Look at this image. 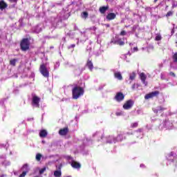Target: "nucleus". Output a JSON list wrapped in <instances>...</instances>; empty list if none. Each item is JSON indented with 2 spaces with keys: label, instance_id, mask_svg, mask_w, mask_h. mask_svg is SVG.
<instances>
[{
  "label": "nucleus",
  "instance_id": "29",
  "mask_svg": "<svg viewBox=\"0 0 177 177\" xmlns=\"http://www.w3.org/2000/svg\"><path fill=\"white\" fill-rule=\"evenodd\" d=\"M45 171H46V167H44V168H42V169H41L40 170H39V174L40 175H42V174H44V172H45Z\"/></svg>",
  "mask_w": 177,
  "mask_h": 177
},
{
  "label": "nucleus",
  "instance_id": "11",
  "mask_svg": "<svg viewBox=\"0 0 177 177\" xmlns=\"http://www.w3.org/2000/svg\"><path fill=\"white\" fill-rule=\"evenodd\" d=\"M8 8V3L3 0L0 1V10H5Z\"/></svg>",
  "mask_w": 177,
  "mask_h": 177
},
{
  "label": "nucleus",
  "instance_id": "5",
  "mask_svg": "<svg viewBox=\"0 0 177 177\" xmlns=\"http://www.w3.org/2000/svg\"><path fill=\"white\" fill-rule=\"evenodd\" d=\"M158 95H160V91H152V92L145 95V99L146 100H147L149 99H153V97H157L158 96Z\"/></svg>",
  "mask_w": 177,
  "mask_h": 177
},
{
  "label": "nucleus",
  "instance_id": "36",
  "mask_svg": "<svg viewBox=\"0 0 177 177\" xmlns=\"http://www.w3.org/2000/svg\"><path fill=\"white\" fill-rule=\"evenodd\" d=\"M142 129H138V130H137V132H142Z\"/></svg>",
  "mask_w": 177,
  "mask_h": 177
},
{
  "label": "nucleus",
  "instance_id": "13",
  "mask_svg": "<svg viewBox=\"0 0 177 177\" xmlns=\"http://www.w3.org/2000/svg\"><path fill=\"white\" fill-rule=\"evenodd\" d=\"M23 168H26V170L25 171H23L22 174H20L19 177H25L27 175L28 172V169H27V168H28V165H24L23 166Z\"/></svg>",
  "mask_w": 177,
  "mask_h": 177
},
{
  "label": "nucleus",
  "instance_id": "1",
  "mask_svg": "<svg viewBox=\"0 0 177 177\" xmlns=\"http://www.w3.org/2000/svg\"><path fill=\"white\" fill-rule=\"evenodd\" d=\"M84 88L78 86V84H75V86L72 89V97L77 100V99H80L81 96H84Z\"/></svg>",
  "mask_w": 177,
  "mask_h": 177
},
{
  "label": "nucleus",
  "instance_id": "39",
  "mask_svg": "<svg viewBox=\"0 0 177 177\" xmlns=\"http://www.w3.org/2000/svg\"><path fill=\"white\" fill-rule=\"evenodd\" d=\"M127 135H133V133L127 132Z\"/></svg>",
  "mask_w": 177,
  "mask_h": 177
},
{
  "label": "nucleus",
  "instance_id": "32",
  "mask_svg": "<svg viewBox=\"0 0 177 177\" xmlns=\"http://www.w3.org/2000/svg\"><path fill=\"white\" fill-rule=\"evenodd\" d=\"M10 2H13L14 3H17V0H8Z\"/></svg>",
  "mask_w": 177,
  "mask_h": 177
},
{
  "label": "nucleus",
  "instance_id": "6",
  "mask_svg": "<svg viewBox=\"0 0 177 177\" xmlns=\"http://www.w3.org/2000/svg\"><path fill=\"white\" fill-rule=\"evenodd\" d=\"M39 102H41V98L37 95H33L32 99V105L39 109Z\"/></svg>",
  "mask_w": 177,
  "mask_h": 177
},
{
  "label": "nucleus",
  "instance_id": "23",
  "mask_svg": "<svg viewBox=\"0 0 177 177\" xmlns=\"http://www.w3.org/2000/svg\"><path fill=\"white\" fill-rule=\"evenodd\" d=\"M88 12H83L82 13V17H83L84 19H88Z\"/></svg>",
  "mask_w": 177,
  "mask_h": 177
},
{
  "label": "nucleus",
  "instance_id": "24",
  "mask_svg": "<svg viewBox=\"0 0 177 177\" xmlns=\"http://www.w3.org/2000/svg\"><path fill=\"white\" fill-rule=\"evenodd\" d=\"M139 125V123L137 122L131 123V128H138V126Z\"/></svg>",
  "mask_w": 177,
  "mask_h": 177
},
{
  "label": "nucleus",
  "instance_id": "9",
  "mask_svg": "<svg viewBox=\"0 0 177 177\" xmlns=\"http://www.w3.org/2000/svg\"><path fill=\"white\" fill-rule=\"evenodd\" d=\"M67 133H68V127L61 129L59 131V135H60L61 136H66Z\"/></svg>",
  "mask_w": 177,
  "mask_h": 177
},
{
  "label": "nucleus",
  "instance_id": "8",
  "mask_svg": "<svg viewBox=\"0 0 177 177\" xmlns=\"http://www.w3.org/2000/svg\"><path fill=\"white\" fill-rule=\"evenodd\" d=\"M71 165L72 168H74L75 169H80L81 168V163L75 160H72Z\"/></svg>",
  "mask_w": 177,
  "mask_h": 177
},
{
  "label": "nucleus",
  "instance_id": "21",
  "mask_svg": "<svg viewBox=\"0 0 177 177\" xmlns=\"http://www.w3.org/2000/svg\"><path fill=\"white\" fill-rule=\"evenodd\" d=\"M135 78H136V73H135V72H133L129 76V80H131V81H133Z\"/></svg>",
  "mask_w": 177,
  "mask_h": 177
},
{
  "label": "nucleus",
  "instance_id": "16",
  "mask_svg": "<svg viewBox=\"0 0 177 177\" xmlns=\"http://www.w3.org/2000/svg\"><path fill=\"white\" fill-rule=\"evenodd\" d=\"M114 44L119 45L120 46H124L125 45V42L122 41V39H118V40L114 41Z\"/></svg>",
  "mask_w": 177,
  "mask_h": 177
},
{
  "label": "nucleus",
  "instance_id": "31",
  "mask_svg": "<svg viewBox=\"0 0 177 177\" xmlns=\"http://www.w3.org/2000/svg\"><path fill=\"white\" fill-rule=\"evenodd\" d=\"M169 75H171V77H176V75H175V73H174V72H169Z\"/></svg>",
  "mask_w": 177,
  "mask_h": 177
},
{
  "label": "nucleus",
  "instance_id": "25",
  "mask_svg": "<svg viewBox=\"0 0 177 177\" xmlns=\"http://www.w3.org/2000/svg\"><path fill=\"white\" fill-rule=\"evenodd\" d=\"M42 158V155L41 153H37L36 155L37 161H41V158Z\"/></svg>",
  "mask_w": 177,
  "mask_h": 177
},
{
  "label": "nucleus",
  "instance_id": "33",
  "mask_svg": "<svg viewBox=\"0 0 177 177\" xmlns=\"http://www.w3.org/2000/svg\"><path fill=\"white\" fill-rule=\"evenodd\" d=\"M138 50H139V49L138 48V47H134V48H133V52H138Z\"/></svg>",
  "mask_w": 177,
  "mask_h": 177
},
{
  "label": "nucleus",
  "instance_id": "12",
  "mask_svg": "<svg viewBox=\"0 0 177 177\" xmlns=\"http://www.w3.org/2000/svg\"><path fill=\"white\" fill-rule=\"evenodd\" d=\"M140 78L142 84L147 85V83H146V79L147 78V76H146V74H145V73H141L140 74Z\"/></svg>",
  "mask_w": 177,
  "mask_h": 177
},
{
  "label": "nucleus",
  "instance_id": "19",
  "mask_svg": "<svg viewBox=\"0 0 177 177\" xmlns=\"http://www.w3.org/2000/svg\"><path fill=\"white\" fill-rule=\"evenodd\" d=\"M116 139L118 142H122L124 140V135L122 133H119Z\"/></svg>",
  "mask_w": 177,
  "mask_h": 177
},
{
  "label": "nucleus",
  "instance_id": "2",
  "mask_svg": "<svg viewBox=\"0 0 177 177\" xmlns=\"http://www.w3.org/2000/svg\"><path fill=\"white\" fill-rule=\"evenodd\" d=\"M21 50L26 52L30 49V40L28 38H24L20 42Z\"/></svg>",
  "mask_w": 177,
  "mask_h": 177
},
{
  "label": "nucleus",
  "instance_id": "38",
  "mask_svg": "<svg viewBox=\"0 0 177 177\" xmlns=\"http://www.w3.org/2000/svg\"><path fill=\"white\" fill-rule=\"evenodd\" d=\"M160 110H165V109H164L163 107H162V106H160Z\"/></svg>",
  "mask_w": 177,
  "mask_h": 177
},
{
  "label": "nucleus",
  "instance_id": "14",
  "mask_svg": "<svg viewBox=\"0 0 177 177\" xmlns=\"http://www.w3.org/2000/svg\"><path fill=\"white\" fill-rule=\"evenodd\" d=\"M86 66L90 71H92V70H93V63H92L91 60L88 59Z\"/></svg>",
  "mask_w": 177,
  "mask_h": 177
},
{
  "label": "nucleus",
  "instance_id": "27",
  "mask_svg": "<svg viewBox=\"0 0 177 177\" xmlns=\"http://www.w3.org/2000/svg\"><path fill=\"white\" fill-rule=\"evenodd\" d=\"M172 15H174V11H169V12L166 14V17H169L172 16Z\"/></svg>",
  "mask_w": 177,
  "mask_h": 177
},
{
  "label": "nucleus",
  "instance_id": "34",
  "mask_svg": "<svg viewBox=\"0 0 177 177\" xmlns=\"http://www.w3.org/2000/svg\"><path fill=\"white\" fill-rule=\"evenodd\" d=\"M67 160H73V157H71V156H66Z\"/></svg>",
  "mask_w": 177,
  "mask_h": 177
},
{
  "label": "nucleus",
  "instance_id": "41",
  "mask_svg": "<svg viewBox=\"0 0 177 177\" xmlns=\"http://www.w3.org/2000/svg\"><path fill=\"white\" fill-rule=\"evenodd\" d=\"M158 0H154V3H156V2H157Z\"/></svg>",
  "mask_w": 177,
  "mask_h": 177
},
{
  "label": "nucleus",
  "instance_id": "30",
  "mask_svg": "<svg viewBox=\"0 0 177 177\" xmlns=\"http://www.w3.org/2000/svg\"><path fill=\"white\" fill-rule=\"evenodd\" d=\"M120 35H121L122 37H124V35H127V31L122 30L120 33Z\"/></svg>",
  "mask_w": 177,
  "mask_h": 177
},
{
  "label": "nucleus",
  "instance_id": "37",
  "mask_svg": "<svg viewBox=\"0 0 177 177\" xmlns=\"http://www.w3.org/2000/svg\"><path fill=\"white\" fill-rule=\"evenodd\" d=\"M131 88H132V89H135L136 85H135V84H133Z\"/></svg>",
  "mask_w": 177,
  "mask_h": 177
},
{
  "label": "nucleus",
  "instance_id": "28",
  "mask_svg": "<svg viewBox=\"0 0 177 177\" xmlns=\"http://www.w3.org/2000/svg\"><path fill=\"white\" fill-rule=\"evenodd\" d=\"M173 60L174 63H177V53L173 55Z\"/></svg>",
  "mask_w": 177,
  "mask_h": 177
},
{
  "label": "nucleus",
  "instance_id": "20",
  "mask_svg": "<svg viewBox=\"0 0 177 177\" xmlns=\"http://www.w3.org/2000/svg\"><path fill=\"white\" fill-rule=\"evenodd\" d=\"M54 176L55 177H60L62 176V171L61 170H56L54 171Z\"/></svg>",
  "mask_w": 177,
  "mask_h": 177
},
{
  "label": "nucleus",
  "instance_id": "40",
  "mask_svg": "<svg viewBox=\"0 0 177 177\" xmlns=\"http://www.w3.org/2000/svg\"><path fill=\"white\" fill-rule=\"evenodd\" d=\"M0 177H5V175L2 174Z\"/></svg>",
  "mask_w": 177,
  "mask_h": 177
},
{
  "label": "nucleus",
  "instance_id": "18",
  "mask_svg": "<svg viewBox=\"0 0 177 177\" xmlns=\"http://www.w3.org/2000/svg\"><path fill=\"white\" fill-rule=\"evenodd\" d=\"M39 136L40 138H46V136H48V132L46 130H41L39 132Z\"/></svg>",
  "mask_w": 177,
  "mask_h": 177
},
{
  "label": "nucleus",
  "instance_id": "7",
  "mask_svg": "<svg viewBox=\"0 0 177 177\" xmlns=\"http://www.w3.org/2000/svg\"><path fill=\"white\" fill-rule=\"evenodd\" d=\"M124 99H125V95H124V93H122V92H118L116 93L115 96V100H116V102H122Z\"/></svg>",
  "mask_w": 177,
  "mask_h": 177
},
{
  "label": "nucleus",
  "instance_id": "35",
  "mask_svg": "<svg viewBox=\"0 0 177 177\" xmlns=\"http://www.w3.org/2000/svg\"><path fill=\"white\" fill-rule=\"evenodd\" d=\"M70 48H75V44H71L70 46Z\"/></svg>",
  "mask_w": 177,
  "mask_h": 177
},
{
  "label": "nucleus",
  "instance_id": "10",
  "mask_svg": "<svg viewBox=\"0 0 177 177\" xmlns=\"http://www.w3.org/2000/svg\"><path fill=\"white\" fill-rule=\"evenodd\" d=\"M117 17V15L114 12H110L106 15V20L110 21L111 20H114Z\"/></svg>",
  "mask_w": 177,
  "mask_h": 177
},
{
  "label": "nucleus",
  "instance_id": "17",
  "mask_svg": "<svg viewBox=\"0 0 177 177\" xmlns=\"http://www.w3.org/2000/svg\"><path fill=\"white\" fill-rule=\"evenodd\" d=\"M115 78H117V80H119V81H122V75H121V73L116 72L114 73Z\"/></svg>",
  "mask_w": 177,
  "mask_h": 177
},
{
  "label": "nucleus",
  "instance_id": "4",
  "mask_svg": "<svg viewBox=\"0 0 177 177\" xmlns=\"http://www.w3.org/2000/svg\"><path fill=\"white\" fill-rule=\"evenodd\" d=\"M133 104H135V102L132 100H128L126 102L123 104V109L124 110H130L133 107Z\"/></svg>",
  "mask_w": 177,
  "mask_h": 177
},
{
  "label": "nucleus",
  "instance_id": "22",
  "mask_svg": "<svg viewBox=\"0 0 177 177\" xmlns=\"http://www.w3.org/2000/svg\"><path fill=\"white\" fill-rule=\"evenodd\" d=\"M16 62H17V59H13L10 61V66H13L14 67L16 66Z\"/></svg>",
  "mask_w": 177,
  "mask_h": 177
},
{
  "label": "nucleus",
  "instance_id": "3",
  "mask_svg": "<svg viewBox=\"0 0 177 177\" xmlns=\"http://www.w3.org/2000/svg\"><path fill=\"white\" fill-rule=\"evenodd\" d=\"M39 71L41 74L46 78H48L49 77V71H48V68H46V65H45V64H42L41 65H40Z\"/></svg>",
  "mask_w": 177,
  "mask_h": 177
},
{
  "label": "nucleus",
  "instance_id": "26",
  "mask_svg": "<svg viewBox=\"0 0 177 177\" xmlns=\"http://www.w3.org/2000/svg\"><path fill=\"white\" fill-rule=\"evenodd\" d=\"M161 35H157L156 37H155V41H161Z\"/></svg>",
  "mask_w": 177,
  "mask_h": 177
},
{
  "label": "nucleus",
  "instance_id": "15",
  "mask_svg": "<svg viewBox=\"0 0 177 177\" xmlns=\"http://www.w3.org/2000/svg\"><path fill=\"white\" fill-rule=\"evenodd\" d=\"M106 10H109V6H102V7L100 8V12L102 15H104V13H106Z\"/></svg>",
  "mask_w": 177,
  "mask_h": 177
}]
</instances>
